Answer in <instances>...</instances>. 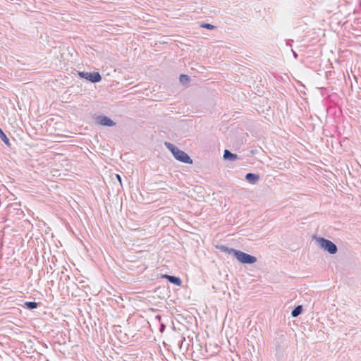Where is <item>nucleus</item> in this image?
Returning a JSON list of instances; mask_svg holds the SVG:
<instances>
[{"instance_id":"10","label":"nucleus","mask_w":361,"mask_h":361,"mask_svg":"<svg viewBox=\"0 0 361 361\" xmlns=\"http://www.w3.org/2000/svg\"><path fill=\"white\" fill-rule=\"evenodd\" d=\"M38 307V303L35 301L25 302L23 305V307L27 310H34Z\"/></svg>"},{"instance_id":"14","label":"nucleus","mask_w":361,"mask_h":361,"mask_svg":"<svg viewBox=\"0 0 361 361\" xmlns=\"http://www.w3.org/2000/svg\"><path fill=\"white\" fill-rule=\"evenodd\" d=\"M200 27L208 30H214L215 26L209 23H201Z\"/></svg>"},{"instance_id":"5","label":"nucleus","mask_w":361,"mask_h":361,"mask_svg":"<svg viewBox=\"0 0 361 361\" xmlns=\"http://www.w3.org/2000/svg\"><path fill=\"white\" fill-rule=\"evenodd\" d=\"M97 121L99 124L104 126L112 127L116 125V123L112 119L106 116H98Z\"/></svg>"},{"instance_id":"9","label":"nucleus","mask_w":361,"mask_h":361,"mask_svg":"<svg viewBox=\"0 0 361 361\" xmlns=\"http://www.w3.org/2000/svg\"><path fill=\"white\" fill-rule=\"evenodd\" d=\"M165 146L172 153L173 157L176 155V152L178 150V148L171 142H166Z\"/></svg>"},{"instance_id":"13","label":"nucleus","mask_w":361,"mask_h":361,"mask_svg":"<svg viewBox=\"0 0 361 361\" xmlns=\"http://www.w3.org/2000/svg\"><path fill=\"white\" fill-rule=\"evenodd\" d=\"M180 82H182L183 84H185L186 82H188L190 81V78L188 75H184V74H181L180 75Z\"/></svg>"},{"instance_id":"18","label":"nucleus","mask_w":361,"mask_h":361,"mask_svg":"<svg viewBox=\"0 0 361 361\" xmlns=\"http://www.w3.org/2000/svg\"><path fill=\"white\" fill-rule=\"evenodd\" d=\"M293 42V40H289V41L287 42V45H288V46H291V43H292Z\"/></svg>"},{"instance_id":"11","label":"nucleus","mask_w":361,"mask_h":361,"mask_svg":"<svg viewBox=\"0 0 361 361\" xmlns=\"http://www.w3.org/2000/svg\"><path fill=\"white\" fill-rule=\"evenodd\" d=\"M302 312V305H298L296 306L291 312V316L293 317H297L300 314H301Z\"/></svg>"},{"instance_id":"15","label":"nucleus","mask_w":361,"mask_h":361,"mask_svg":"<svg viewBox=\"0 0 361 361\" xmlns=\"http://www.w3.org/2000/svg\"><path fill=\"white\" fill-rule=\"evenodd\" d=\"M116 178H117L118 180L120 182V183L121 184V176L117 174L116 175Z\"/></svg>"},{"instance_id":"2","label":"nucleus","mask_w":361,"mask_h":361,"mask_svg":"<svg viewBox=\"0 0 361 361\" xmlns=\"http://www.w3.org/2000/svg\"><path fill=\"white\" fill-rule=\"evenodd\" d=\"M317 241L320 248L331 255L336 254L338 251L336 245L332 241L322 237L317 238Z\"/></svg>"},{"instance_id":"19","label":"nucleus","mask_w":361,"mask_h":361,"mask_svg":"<svg viewBox=\"0 0 361 361\" xmlns=\"http://www.w3.org/2000/svg\"><path fill=\"white\" fill-rule=\"evenodd\" d=\"M156 318L159 319V320L161 319V316L160 315H157L156 316Z\"/></svg>"},{"instance_id":"6","label":"nucleus","mask_w":361,"mask_h":361,"mask_svg":"<svg viewBox=\"0 0 361 361\" xmlns=\"http://www.w3.org/2000/svg\"><path fill=\"white\" fill-rule=\"evenodd\" d=\"M162 278L166 279L171 283H173L176 286H180L182 283V281L179 277L175 276H171L168 274L162 275Z\"/></svg>"},{"instance_id":"3","label":"nucleus","mask_w":361,"mask_h":361,"mask_svg":"<svg viewBox=\"0 0 361 361\" xmlns=\"http://www.w3.org/2000/svg\"><path fill=\"white\" fill-rule=\"evenodd\" d=\"M78 75L80 78H85L92 83L99 82L102 80V76L99 72H84L80 71L78 72Z\"/></svg>"},{"instance_id":"4","label":"nucleus","mask_w":361,"mask_h":361,"mask_svg":"<svg viewBox=\"0 0 361 361\" xmlns=\"http://www.w3.org/2000/svg\"><path fill=\"white\" fill-rule=\"evenodd\" d=\"M174 158L182 163L189 164H192V159L190 158V157L184 151L180 150V149H178V150L176 152Z\"/></svg>"},{"instance_id":"8","label":"nucleus","mask_w":361,"mask_h":361,"mask_svg":"<svg viewBox=\"0 0 361 361\" xmlns=\"http://www.w3.org/2000/svg\"><path fill=\"white\" fill-rule=\"evenodd\" d=\"M238 155L231 152L228 149H225L224 152V159L226 160L233 161L237 159Z\"/></svg>"},{"instance_id":"7","label":"nucleus","mask_w":361,"mask_h":361,"mask_svg":"<svg viewBox=\"0 0 361 361\" xmlns=\"http://www.w3.org/2000/svg\"><path fill=\"white\" fill-rule=\"evenodd\" d=\"M245 179L252 184H255L259 180V176L258 174L248 173L245 175Z\"/></svg>"},{"instance_id":"16","label":"nucleus","mask_w":361,"mask_h":361,"mask_svg":"<svg viewBox=\"0 0 361 361\" xmlns=\"http://www.w3.org/2000/svg\"><path fill=\"white\" fill-rule=\"evenodd\" d=\"M165 329V325L161 324L160 326V331L162 332Z\"/></svg>"},{"instance_id":"17","label":"nucleus","mask_w":361,"mask_h":361,"mask_svg":"<svg viewBox=\"0 0 361 361\" xmlns=\"http://www.w3.org/2000/svg\"><path fill=\"white\" fill-rule=\"evenodd\" d=\"M292 52H293V56L295 59H297L298 58V54L295 51H294L293 49H292Z\"/></svg>"},{"instance_id":"1","label":"nucleus","mask_w":361,"mask_h":361,"mask_svg":"<svg viewBox=\"0 0 361 361\" xmlns=\"http://www.w3.org/2000/svg\"><path fill=\"white\" fill-rule=\"evenodd\" d=\"M220 250L223 252L233 255L242 264H252L257 262V258L255 256L234 248H230L225 245H221L220 247Z\"/></svg>"},{"instance_id":"12","label":"nucleus","mask_w":361,"mask_h":361,"mask_svg":"<svg viewBox=\"0 0 361 361\" xmlns=\"http://www.w3.org/2000/svg\"><path fill=\"white\" fill-rule=\"evenodd\" d=\"M0 138L5 143L6 145H7L8 147L11 146L9 139L7 137L6 135L3 131H1Z\"/></svg>"}]
</instances>
